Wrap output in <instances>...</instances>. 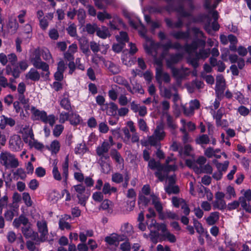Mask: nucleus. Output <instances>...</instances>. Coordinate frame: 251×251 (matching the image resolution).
<instances>
[{
    "instance_id": "a211bd4d",
    "label": "nucleus",
    "mask_w": 251,
    "mask_h": 251,
    "mask_svg": "<svg viewBox=\"0 0 251 251\" xmlns=\"http://www.w3.org/2000/svg\"><path fill=\"white\" fill-rule=\"evenodd\" d=\"M15 123V121L11 118L7 117L3 115L0 116V128L2 129L5 128L6 125L13 126Z\"/></svg>"
},
{
    "instance_id": "2f4dec72",
    "label": "nucleus",
    "mask_w": 251,
    "mask_h": 251,
    "mask_svg": "<svg viewBox=\"0 0 251 251\" xmlns=\"http://www.w3.org/2000/svg\"><path fill=\"white\" fill-rule=\"evenodd\" d=\"M96 32L97 35L103 39H105L110 35L108 29L105 26H103L101 28H98Z\"/></svg>"
},
{
    "instance_id": "3c124183",
    "label": "nucleus",
    "mask_w": 251,
    "mask_h": 251,
    "mask_svg": "<svg viewBox=\"0 0 251 251\" xmlns=\"http://www.w3.org/2000/svg\"><path fill=\"white\" fill-rule=\"evenodd\" d=\"M87 151V148L84 143H81L77 145L75 148V152L76 154H83Z\"/></svg>"
},
{
    "instance_id": "6e6552de",
    "label": "nucleus",
    "mask_w": 251,
    "mask_h": 251,
    "mask_svg": "<svg viewBox=\"0 0 251 251\" xmlns=\"http://www.w3.org/2000/svg\"><path fill=\"white\" fill-rule=\"evenodd\" d=\"M19 100L24 104V110H22L20 113V117L22 120H26L29 116V113L28 110L30 109V105L28 103L29 100L25 98L24 94H20L19 95Z\"/></svg>"
},
{
    "instance_id": "bb28decb",
    "label": "nucleus",
    "mask_w": 251,
    "mask_h": 251,
    "mask_svg": "<svg viewBox=\"0 0 251 251\" xmlns=\"http://www.w3.org/2000/svg\"><path fill=\"white\" fill-rule=\"evenodd\" d=\"M158 139L162 140L165 136V133L164 131V127L163 125L160 124L157 126L154 131L153 134Z\"/></svg>"
},
{
    "instance_id": "f704fd0d",
    "label": "nucleus",
    "mask_w": 251,
    "mask_h": 251,
    "mask_svg": "<svg viewBox=\"0 0 251 251\" xmlns=\"http://www.w3.org/2000/svg\"><path fill=\"white\" fill-rule=\"evenodd\" d=\"M182 57V55L180 54H177L175 55H172L170 58L167 61V66L169 67L177 63Z\"/></svg>"
},
{
    "instance_id": "bf43d9fd",
    "label": "nucleus",
    "mask_w": 251,
    "mask_h": 251,
    "mask_svg": "<svg viewBox=\"0 0 251 251\" xmlns=\"http://www.w3.org/2000/svg\"><path fill=\"white\" fill-rule=\"evenodd\" d=\"M240 204L239 201H234L230 203H229L226 205V208L229 211L237 209Z\"/></svg>"
},
{
    "instance_id": "37998d69",
    "label": "nucleus",
    "mask_w": 251,
    "mask_h": 251,
    "mask_svg": "<svg viewBox=\"0 0 251 251\" xmlns=\"http://www.w3.org/2000/svg\"><path fill=\"white\" fill-rule=\"evenodd\" d=\"M118 110V106L114 102H110L107 110V113L110 115H115Z\"/></svg>"
},
{
    "instance_id": "4468645a",
    "label": "nucleus",
    "mask_w": 251,
    "mask_h": 251,
    "mask_svg": "<svg viewBox=\"0 0 251 251\" xmlns=\"http://www.w3.org/2000/svg\"><path fill=\"white\" fill-rule=\"evenodd\" d=\"M22 232L26 238L35 239L38 236L37 233L32 230L28 224L22 227Z\"/></svg>"
},
{
    "instance_id": "5701e85b",
    "label": "nucleus",
    "mask_w": 251,
    "mask_h": 251,
    "mask_svg": "<svg viewBox=\"0 0 251 251\" xmlns=\"http://www.w3.org/2000/svg\"><path fill=\"white\" fill-rule=\"evenodd\" d=\"M109 159H99V163L100 164L102 172L108 174L111 170V166L108 162Z\"/></svg>"
},
{
    "instance_id": "6e6d98bb",
    "label": "nucleus",
    "mask_w": 251,
    "mask_h": 251,
    "mask_svg": "<svg viewBox=\"0 0 251 251\" xmlns=\"http://www.w3.org/2000/svg\"><path fill=\"white\" fill-rule=\"evenodd\" d=\"M52 175L53 178L58 181H61L62 179V176L60 173L58 171V168L55 164L52 170Z\"/></svg>"
},
{
    "instance_id": "20e7f679",
    "label": "nucleus",
    "mask_w": 251,
    "mask_h": 251,
    "mask_svg": "<svg viewBox=\"0 0 251 251\" xmlns=\"http://www.w3.org/2000/svg\"><path fill=\"white\" fill-rule=\"evenodd\" d=\"M148 227L151 231L150 235L151 236V238L152 237H157L159 235V231H161L162 235L163 236L165 234L166 232L168 231L165 224H158L155 220L153 219L151 220V223L149 225Z\"/></svg>"
},
{
    "instance_id": "0e129e2a",
    "label": "nucleus",
    "mask_w": 251,
    "mask_h": 251,
    "mask_svg": "<svg viewBox=\"0 0 251 251\" xmlns=\"http://www.w3.org/2000/svg\"><path fill=\"white\" fill-rule=\"evenodd\" d=\"M93 199L96 202H100L103 199V194L100 192H95L92 196Z\"/></svg>"
},
{
    "instance_id": "9d476101",
    "label": "nucleus",
    "mask_w": 251,
    "mask_h": 251,
    "mask_svg": "<svg viewBox=\"0 0 251 251\" xmlns=\"http://www.w3.org/2000/svg\"><path fill=\"white\" fill-rule=\"evenodd\" d=\"M125 240L126 238L124 235H119L116 233H112L105 238V241L108 244L116 246L118 245L120 242Z\"/></svg>"
},
{
    "instance_id": "49530a36",
    "label": "nucleus",
    "mask_w": 251,
    "mask_h": 251,
    "mask_svg": "<svg viewBox=\"0 0 251 251\" xmlns=\"http://www.w3.org/2000/svg\"><path fill=\"white\" fill-rule=\"evenodd\" d=\"M166 192L169 194H176L179 192V188L178 186L174 185H168L165 188Z\"/></svg>"
},
{
    "instance_id": "423d86ee",
    "label": "nucleus",
    "mask_w": 251,
    "mask_h": 251,
    "mask_svg": "<svg viewBox=\"0 0 251 251\" xmlns=\"http://www.w3.org/2000/svg\"><path fill=\"white\" fill-rule=\"evenodd\" d=\"M40 53L39 49H37L35 50L33 56L31 58V62L35 68L42 70H47L48 68V65L41 60Z\"/></svg>"
},
{
    "instance_id": "7c9ffc66",
    "label": "nucleus",
    "mask_w": 251,
    "mask_h": 251,
    "mask_svg": "<svg viewBox=\"0 0 251 251\" xmlns=\"http://www.w3.org/2000/svg\"><path fill=\"white\" fill-rule=\"evenodd\" d=\"M213 206L214 209L223 210L226 208V204L225 200H215Z\"/></svg>"
},
{
    "instance_id": "ddd939ff",
    "label": "nucleus",
    "mask_w": 251,
    "mask_h": 251,
    "mask_svg": "<svg viewBox=\"0 0 251 251\" xmlns=\"http://www.w3.org/2000/svg\"><path fill=\"white\" fill-rule=\"evenodd\" d=\"M131 109L135 113L138 112L140 116L144 117L147 114V108L145 106H141L134 101L130 104Z\"/></svg>"
},
{
    "instance_id": "c756f323",
    "label": "nucleus",
    "mask_w": 251,
    "mask_h": 251,
    "mask_svg": "<svg viewBox=\"0 0 251 251\" xmlns=\"http://www.w3.org/2000/svg\"><path fill=\"white\" fill-rule=\"evenodd\" d=\"M100 209L106 210L108 213L112 212V202L107 199L104 200L101 203Z\"/></svg>"
},
{
    "instance_id": "c85d7f7f",
    "label": "nucleus",
    "mask_w": 251,
    "mask_h": 251,
    "mask_svg": "<svg viewBox=\"0 0 251 251\" xmlns=\"http://www.w3.org/2000/svg\"><path fill=\"white\" fill-rule=\"evenodd\" d=\"M190 72L189 69L187 68L182 69L180 70L175 68L172 69L173 75L177 77H183L185 75H188Z\"/></svg>"
},
{
    "instance_id": "dca6fc26",
    "label": "nucleus",
    "mask_w": 251,
    "mask_h": 251,
    "mask_svg": "<svg viewBox=\"0 0 251 251\" xmlns=\"http://www.w3.org/2000/svg\"><path fill=\"white\" fill-rule=\"evenodd\" d=\"M158 87L160 96L167 99H170L172 96V90H176L175 87L167 88L163 85H159Z\"/></svg>"
},
{
    "instance_id": "39448f33",
    "label": "nucleus",
    "mask_w": 251,
    "mask_h": 251,
    "mask_svg": "<svg viewBox=\"0 0 251 251\" xmlns=\"http://www.w3.org/2000/svg\"><path fill=\"white\" fill-rule=\"evenodd\" d=\"M210 49H201L196 55L195 57L190 56L188 59V63L191 64L194 68H196L199 66V60L200 59H205L207 58L210 54Z\"/></svg>"
},
{
    "instance_id": "e433bc0d",
    "label": "nucleus",
    "mask_w": 251,
    "mask_h": 251,
    "mask_svg": "<svg viewBox=\"0 0 251 251\" xmlns=\"http://www.w3.org/2000/svg\"><path fill=\"white\" fill-rule=\"evenodd\" d=\"M111 157L115 160V161L119 164L123 163L124 159L122 157L121 154L116 150H113L111 151Z\"/></svg>"
},
{
    "instance_id": "b1692460",
    "label": "nucleus",
    "mask_w": 251,
    "mask_h": 251,
    "mask_svg": "<svg viewBox=\"0 0 251 251\" xmlns=\"http://www.w3.org/2000/svg\"><path fill=\"white\" fill-rule=\"evenodd\" d=\"M28 224V220L27 218L23 215H21L19 218L14 219L13 222V225L14 227L18 228L20 227L21 224L25 226Z\"/></svg>"
},
{
    "instance_id": "ea45409f",
    "label": "nucleus",
    "mask_w": 251,
    "mask_h": 251,
    "mask_svg": "<svg viewBox=\"0 0 251 251\" xmlns=\"http://www.w3.org/2000/svg\"><path fill=\"white\" fill-rule=\"evenodd\" d=\"M116 39L119 43L124 44V42H127L128 37L126 32H120V35L116 36Z\"/></svg>"
},
{
    "instance_id": "6ab92c4d",
    "label": "nucleus",
    "mask_w": 251,
    "mask_h": 251,
    "mask_svg": "<svg viewBox=\"0 0 251 251\" xmlns=\"http://www.w3.org/2000/svg\"><path fill=\"white\" fill-rule=\"evenodd\" d=\"M194 171L198 174L201 173L211 174L212 173L213 169L209 164H206L204 166H201L199 167H194Z\"/></svg>"
},
{
    "instance_id": "2eb2a0df",
    "label": "nucleus",
    "mask_w": 251,
    "mask_h": 251,
    "mask_svg": "<svg viewBox=\"0 0 251 251\" xmlns=\"http://www.w3.org/2000/svg\"><path fill=\"white\" fill-rule=\"evenodd\" d=\"M113 20L110 21L109 25L111 29H120L121 28L125 27V25L123 23L122 20L117 15L113 17Z\"/></svg>"
},
{
    "instance_id": "79ce46f5",
    "label": "nucleus",
    "mask_w": 251,
    "mask_h": 251,
    "mask_svg": "<svg viewBox=\"0 0 251 251\" xmlns=\"http://www.w3.org/2000/svg\"><path fill=\"white\" fill-rule=\"evenodd\" d=\"M172 35L177 39H184L189 37V35L188 32H173Z\"/></svg>"
},
{
    "instance_id": "a878e982",
    "label": "nucleus",
    "mask_w": 251,
    "mask_h": 251,
    "mask_svg": "<svg viewBox=\"0 0 251 251\" xmlns=\"http://www.w3.org/2000/svg\"><path fill=\"white\" fill-rule=\"evenodd\" d=\"M219 219V213L213 212L206 218V223L210 226L214 225Z\"/></svg>"
},
{
    "instance_id": "f8f14e48",
    "label": "nucleus",
    "mask_w": 251,
    "mask_h": 251,
    "mask_svg": "<svg viewBox=\"0 0 251 251\" xmlns=\"http://www.w3.org/2000/svg\"><path fill=\"white\" fill-rule=\"evenodd\" d=\"M205 44V39H200L194 41L191 45H186L185 46V50L191 54L194 52L197 49L198 45L204 47Z\"/></svg>"
},
{
    "instance_id": "7ed1b4c3",
    "label": "nucleus",
    "mask_w": 251,
    "mask_h": 251,
    "mask_svg": "<svg viewBox=\"0 0 251 251\" xmlns=\"http://www.w3.org/2000/svg\"><path fill=\"white\" fill-rule=\"evenodd\" d=\"M32 217L36 222L38 231L40 234L41 241H45L48 235V229L47 221L38 213H32Z\"/></svg>"
},
{
    "instance_id": "f3484780",
    "label": "nucleus",
    "mask_w": 251,
    "mask_h": 251,
    "mask_svg": "<svg viewBox=\"0 0 251 251\" xmlns=\"http://www.w3.org/2000/svg\"><path fill=\"white\" fill-rule=\"evenodd\" d=\"M215 90L218 96L221 95L225 90V79L222 75L217 77Z\"/></svg>"
},
{
    "instance_id": "052dcab7",
    "label": "nucleus",
    "mask_w": 251,
    "mask_h": 251,
    "mask_svg": "<svg viewBox=\"0 0 251 251\" xmlns=\"http://www.w3.org/2000/svg\"><path fill=\"white\" fill-rule=\"evenodd\" d=\"M67 31L71 36L75 37L76 35V26L74 24L70 25L67 28Z\"/></svg>"
},
{
    "instance_id": "a19ab883",
    "label": "nucleus",
    "mask_w": 251,
    "mask_h": 251,
    "mask_svg": "<svg viewBox=\"0 0 251 251\" xmlns=\"http://www.w3.org/2000/svg\"><path fill=\"white\" fill-rule=\"evenodd\" d=\"M211 14L214 20L212 25V28L214 30H218L220 27L219 25L217 22V20L219 18L218 12L216 11H214L211 12Z\"/></svg>"
},
{
    "instance_id": "09e8293b",
    "label": "nucleus",
    "mask_w": 251,
    "mask_h": 251,
    "mask_svg": "<svg viewBox=\"0 0 251 251\" xmlns=\"http://www.w3.org/2000/svg\"><path fill=\"white\" fill-rule=\"evenodd\" d=\"M98 19L100 21H103L105 19H110L112 18V16L106 11L103 12H99L97 14Z\"/></svg>"
},
{
    "instance_id": "0eeeda50",
    "label": "nucleus",
    "mask_w": 251,
    "mask_h": 251,
    "mask_svg": "<svg viewBox=\"0 0 251 251\" xmlns=\"http://www.w3.org/2000/svg\"><path fill=\"white\" fill-rule=\"evenodd\" d=\"M158 66L156 68L155 78L159 85H162V82L169 83L171 80L169 75L163 71L160 62H157Z\"/></svg>"
},
{
    "instance_id": "4d7b16f0",
    "label": "nucleus",
    "mask_w": 251,
    "mask_h": 251,
    "mask_svg": "<svg viewBox=\"0 0 251 251\" xmlns=\"http://www.w3.org/2000/svg\"><path fill=\"white\" fill-rule=\"evenodd\" d=\"M194 226L197 232L200 234H202L204 232V229L202 225L196 220H194Z\"/></svg>"
},
{
    "instance_id": "774afa93",
    "label": "nucleus",
    "mask_w": 251,
    "mask_h": 251,
    "mask_svg": "<svg viewBox=\"0 0 251 251\" xmlns=\"http://www.w3.org/2000/svg\"><path fill=\"white\" fill-rule=\"evenodd\" d=\"M237 111L238 113L243 116H247L250 113V110L244 106H240L238 107Z\"/></svg>"
},
{
    "instance_id": "412c9836",
    "label": "nucleus",
    "mask_w": 251,
    "mask_h": 251,
    "mask_svg": "<svg viewBox=\"0 0 251 251\" xmlns=\"http://www.w3.org/2000/svg\"><path fill=\"white\" fill-rule=\"evenodd\" d=\"M40 78V75L35 69H31L25 75V78L34 81H38Z\"/></svg>"
},
{
    "instance_id": "8fccbe9b",
    "label": "nucleus",
    "mask_w": 251,
    "mask_h": 251,
    "mask_svg": "<svg viewBox=\"0 0 251 251\" xmlns=\"http://www.w3.org/2000/svg\"><path fill=\"white\" fill-rule=\"evenodd\" d=\"M174 161L172 157H168L166 160V166L164 168L165 170L167 171H175L176 169V166L175 165H169V164L171 162Z\"/></svg>"
},
{
    "instance_id": "a18cd8bd",
    "label": "nucleus",
    "mask_w": 251,
    "mask_h": 251,
    "mask_svg": "<svg viewBox=\"0 0 251 251\" xmlns=\"http://www.w3.org/2000/svg\"><path fill=\"white\" fill-rule=\"evenodd\" d=\"M49 149L52 152H57L60 149L59 142L57 140H54L51 142L50 148H49Z\"/></svg>"
},
{
    "instance_id": "4be33fe9",
    "label": "nucleus",
    "mask_w": 251,
    "mask_h": 251,
    "mask_svg": "<svg viewBox=\"0 0 251 251\" xmlns=\"http://www.w3.org/2000/svg\"><path fill=\"white\" fill-rule=\"evenodd\" d=\"M126 196L127 198L131 199L132 200L129 202L128 204L129 205L127 208L130 210H132L133 208L135 206V199H136V193L134 189H130L128 190Z\"/></svg>"
},
{
    "instance_id": "864d4df0",
    "label": "nucleus",
    "mask_w": 251,
    "mask_h": 251,
    "mask_svg": "<svg viewBox=\"0 0 251 251\" xmlns=\"http://www.w3.org/2000/svg\"><path fill=\"white\" fill-rule=\"evenodd\" d=\"M60 105L62 107L67 110H70L71 109V103L68 98H64L60 101Z\"/></svg>"
},
{
    "instance_id": "69168bd1",
    "label": "nucleus",
    "mask_w": 251,
    "mask_h": 251,
    "mask_svg": "<svg viewBox=\"0 0 251 251\" xmlns=\"http://www.w3.org/2000/svg\"><path fill=\"white\" fill-rule=\"evenodd\" d=\"M209 138L208 136L206 134L202 135L200 136L197 140V142L199 144H207L209 142Z\"/></svg>"
},
{
    "instance_id": "5fc2aeb1",
    "label": "nucleus",
    "mask_w": 251,
    "mask_h": 251,
    "mask_svg": "<svg viewBox=\"0 0 251 251\" xmlns=\"http://www.w3.org/2000/svg\"><path fill=\"white\" fill-rule=\"evenodd\" d=\"M226 193L227 194V197L229 199H231L232 198H234L236 196L234 189L231 186H228L226 187Z\"/></svg>"
},
{
    "instance_id": "603ef678",
    "label": "nucleus",
    "mask_w": 251,
    "mask_h": 251,
    "mask_svg": "<svg viewBox=\"0 0 251 251\" xmlns=\"http://www.w3.org/2000/svg\"><path fill=\"white\" fill-rule=\"evenodd\" d=\"M41 54L43 58L47 61H50V60H52L51 55L50 52V51L48 49H43L41 51Z\"/></svg>"
},
{
    "instance_id": "cd10ccee",
    "label": "nucleus",
    "mask_w": 251,
    "mask_h": 251,
    "mask_svg": "<svg viewBox=\"0 0 251 251\" xmlns=\"http://www.w3.org/2000/svg\"><path fill=\"white\" fill-rule=\"evenodd\" d=\"M121 231L124 233L123 235L126 238V236H130L133 233L132 226L128 223H125L122 226Z\"/></svg>"
},
{
    "instance_id": "f257e3e1",
    "label": "nucleus",
    "mask_w": 251,
    "mask_h": 251,
    "mask_svg": "<svg viewBox=\"0 0 251 251\" xmlns=\"http://www.w3.org/2000/svg\"><path fill=\"white\" fill-rule=\"evenodd\" d=\"M29 110L31 113V118L33 121H41L52 126L57 120L54 115H48L45 111L40 110L34 106H31Z\"/></svg>"
},
{
    "instance_id": "393cba45",
    "label": "nucleus",
    "mask_w": 251,
    "mask_h": 251,
    "mask_svg": "<svg viewBox=\"0 0 251 251\" xmlns=\"http://www.w3.org/2000/svg\"><path fill=\"white\" fill-rule=\"evenodd\" d=\"M242 196L238 199L240 203L244 202H250L251 201V190L248 189L246 190H242L241 191Z\"/></svg>"
},
{
    "instance_id": "1a4fd4ad",
    "label": "nucleus",
    "mask_w": 251,
    "mask_h": 251,
    "mask_svg": "<svg viewBox=\"0 0 251 251\" xmlns=\"http://www.w3.org/2000/svg\"><path fill=\"white\" fill-rule=\"evenodd\" d=\"M110 145L108 142H103L102 144L98 146L96 149L97 154L100 157L99 159H109L108 151Z\"/></svg>"
},
{
    "instance_id": "4c0bfd02",
    "label": "nucleus",
    "mask_w": 251,
    "mask_h": 251,
    "mask_svg": "<svg viewBox=\"0 0 251 251\" xmlns=\"http://www.w3.org/2000/svg\"><path fill=\"white\" fill-rule=\"evenodd\" d=\"M113 0H95V4L98 8L102 9L105 8V5L102 4V2L104 1L106 5H110L113 3Z\"/></svg>"
},
{
    "instance_id": "f03ea898",
    "label": "nucleus",
    "mask_w": 251,
    "mask_h": 251,
    "mask_svg": "<svg viewBox=\"0 0 251 251\" xmlns=\"http://www.w3.org/2000/svg\"><path fill=\"white\" fill-rule=\"evenodd\" d=\"M0 164L6 169H13L19 166V162L15 155L8 151L0 153Z\"/></svg>"
},
{
    "instance_id": "338daca9",
    "label": "nucleus",
    "mask_w": 251,
    "mask_h": 251,
    "mask_svg": "<svg viewBox=\"0 0 251 251\" xmlns=\"http://www.w3.org/2000/svg\"><path fill=\"white\" fill-rule=\"evenodd\" d=\"M160 140L158 139L157 137H156L154 134H152L151 136H150L148 137V142L149 143L153 146H157L158 142L160 141Z\"/></svg>"
},
{
    "instance_id": "680f3d73",
    "label": "nucleus",
    "mask_w": 251,
    "mask_h": 251,
    "mask_svg": "<svg viewBox=\"0 0 251 251\" xmlns=\"http://www.w3.org/2000/svg\"><path fill=\"white\" fill-rule=\"evenodd\" d=\"M63 129L64 126L62 125H57L53 130V134L55 136L58 137L61 134Z\"/></svg>"
},
{
    "instance_id": "13d9d810",
    "label": "nucleus",
    "mask_w": 251,
    "mask_h": 251,
    "mask_svg": "<svg viewBox=\"0 0 251 251\" xmlns=\"http://www.w3.org/2000/svg\"><path fill=\"white\" fill-rule=\"evenodd\" d=\"M108 69L113 74H118L120 71L119 67L112 62H108Z\"/></svg>"
},
{
    "instance_id": "aec40b11",
    "label": "nucleus",
    "mask_w": 251,
    "mask_h": 251,
    "mask_svg": "<svg viewBox=\"0 0 251 251\" xmlns=\"http://www.w3.org/2000/svg\"><path fill=\"white\" fill-rule=\"evenodd\" d=\"M6 238L9 243H13L16 241L17 239L21 243H23L24 240L22 235H20L19 237H17L16 233L13 231H9L7 233Z\"/></svg>"
},
{
    "instance_id": "58836bf2",
    "label": "nucleus",
    "mask_w": 251,
    "mask_h": 251,
    "mask_svg": "<svg viewBox=\"0 0 251 251\" xmlns=\"http://www.w3.org/2000/svg\"><path fill=\"white\" fill-rule=\"evenodd\" d=\"M138 126L140 130L147 132L149 130V127L146 121L142 118L139 119L138 120Z\"/></svg>"
},
{
    "instance_id": "473e14b6",
    "label": "nucleus",
    "mask_w": 251,
    "mask_h": 251,
    "mask_svg": "<svg viewBox=\"0 0 251 251\" xmlns=\"http://www.w3.org/2000/svg\"><path fill=\"white\" fill-rule=\"evenodd\" d=\"M212 163L215 165L218 171H226L229 165V162L226 161L224 163H219L217 160L214 159L212 160Z\"/></svg>"
},
{
    "instance_id": "9b49d317",
    "label": "nucleus",
    "mask_w": 251,
    "mask_h": 251,
    "mask_svg": "<svg viewBox=\"0 0 251 251\" xmlns=\"http://www.w3.org/2000/svg\"><path fill=\"white\" fill-rule=\"evenodd\" d=\"M23 145V142L19 135L12 136L9 140L10 148L14 151H18L21 150Z\"/></svg>"
},
{
    "instance_id": "72a5a7b5",
    "label": "nucleus",
    "mask_w": 251,
    "mask_h": 251,
    "mask_svg": "<svg viewBox=\"0 0 251 251\" xmlns=\"http://www.w3.org/2000/svg\"><path fill=\"white\" fill-rule=\"evenodd\" d=\"M68 167H69V156L67 155L64 162L62 164L63 177L65 181H67L68 176Z\"/></svg>"
},
{
    "instance_id": "c03bdc74",
    "label": "nucleus",
    "mask_w": 251,
    "mask_h": 251,
    "mask_svg": "<svg viewBox=\"0 0 251 251\" xmlns=\"http://www.w3.org/2000/svg\"><path fill=\"white\" fill-rule=\"evenodd\" d=\"M112 181L116 183H120L123 181L124 177L122 174L119 173H115L112 174Z\"/></svg>"
},
{
    "instance_id": "e2e57ef3",
    "label": "nucleus",
    "mask_w": 251,
    "mask_h": 251,
    "mask_svg": "<svg viewBox=\"0 0 251 251\" xmlns=\"http://www.w3.org/2000/svg\"><path fill=\"white\" fill-rule=\"evenodd\" d=\"M70 123L72 125H77L80 122V117L76 114H72L69 118Z\"/></svg>"
},
{
    "instance_id": "c9c22d12",
    "label": "nucleus",
    "mask_w": 251,
    "mask_h": 251,
    "mask_svg": "<svg viewBox=\"0 0 251 251\" xmlns=\"http://www.w3.org/2000/svg\"><path fill=\"white\" fill-rule=\"evenodd\" d=\"M117 189L116 187H111L110 184L106 182L104 184L102 188V193L104 194H111L112 193H116Z\"/></svg>"
},
{
    "instance_id": "de8ad7c7",
    "label": "nucleus",
    "mask_w": 251,
    "mask_h": 251,
    "mask_svg": "<svg viewBox=\"0 0 251 251\" xmlns=\"http://www.w3.org/2000/svg\"><path fill=\"white\" fill-rule=\"evenodd\" d=\"M8 26L13 31H16L19 27V24L15 19L11 18L9 20Z\"/></svg>"
}]
</instances>
